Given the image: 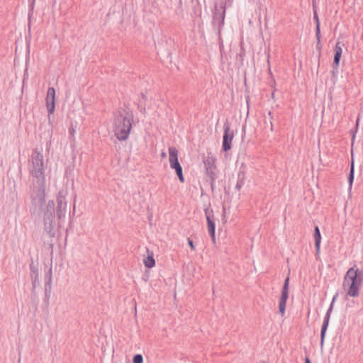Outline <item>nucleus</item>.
<instances>
[{
    "label": "nucleus",
    "instance_id": "nucleus-1",
    "mask_svg": "<svg viewBox=\"0 0 363 363\" xmlns=\"http://www.w3.org/2000/svg\"><path fill=\"white\" fill-rule=\"evenodd\" d=\"M28 169L32 177L29 191L31 203L41 208L45 203V176L43 155L38 149L32 152Z\"/></svg>",
    "mask_w": 363,
    "mask_h": 363
},
{
    "label": "nucleus",
    "instance_id": "nucleus-2",
    "mask_svg": "<svg viewBox=\"0 0 363 363\" xmlns=\"http://www.w3.org/2000/svg\"><path fill=\"white\" fill-rule=\"evenodd\" d=\"M133 113L132 111L118 110L114 113L113 132L120 141L126 140L132 130Z\"/></svg>",
    "mask_w": 363,
    "mask_h": 363
},
{
    "label": "nucleus",
    "instance_id": "nucleus-3",
    "mask_svg": "<svg viewBox=\"0 0 363 363\" xmlns=\"http://www.w3.org/2000/svg\"><path fill=\"white\" fill-rule=\"evenodd\" d=\"M362 284L363 272L353 267L350 268L345 275L342 287L347 296L357 297Z\"/></svg>",
    "mask_w": 363,
    "mask_h": 363
},
{
    "label": "nucleus",
    "instance_id": "nucleus-4",
    "mask_svg": "<svg viewBox=\"0 0 363 363\" xmlns=\"http://www.w3.org/2000/svg\"><path fill=\"white\" fill-rule=\"evenodd\" d=\"M55 213V203L54 201L50 200L47 204L43 216L44 229L50 237L55 236L54 229L56 225Z\"/></svg>",
    "mask_w": 363,
    "mask_h": 363
},
{
    "label": "nucleus",
    "instance_id": "nucleus-5",
    "mask_svg": "<svg viewBox=\"0 0 363 363\" xmlns=\"http://www.w3.org/2000/svg\"><path fill=\"white\" fill-rule=\"evenodd\" d=\"M225 1L221 0L216 2L214 5V11L213 13V25L218 30L223 26L225 16Z\"/></svg>",
    "mask_w": 363,
    "mask_h": 363
},
{
    "label": "nucleus",
    "instance_id": "nucleus-6",
    "mask_svg": "<svg viewBox=\"0 0 363 363\" xmlns=\"http://www.w3.org/2000/svg\"><path fill=\"white\" fill-rule=\"evenodd\" d=\"M57 210L56 213L60 222L64 221L67 208V201L66 199V193L63 191L58 192L56 198Z\"/></svg>",
    "mask_w": 363,
    "mask_h": 363
},
{
    "label": "nucleus",
    "instance_id": "nucleus-7",
    "mask_svg": "<svg viewBox=\"0 0 363 363\" xmlns=\"http://www.w3.org/2000/svg\"><path fill=\"white\" fill-rule=\"evenodd\" d=\"M223 130L222 150L227 152L231 149L234 133L233 130H230V125L227 121L223 125Z\"/></svg>",
    "mask_w": 363,
    "mask_h": 363
},
{
    "label": "nucleus",
    "instance_id": "nucleus-8",
    "mask_svg": "<svg viewBox=\"0 0 363 363\" xmlns=\"http://www.w3.org/2000/svg\"><path fill=\"white\" fill-rule=\"evenodd\" d=\"M289 278L285 279L284 284L281 291V294L279 303V312L284 315L286 309V303L289 298Z\"/></svg>",
    "mask_w": 363,
    "mask_h": 363
},
{
    "label": "nucleus",
    "instance_id": "nucleus-9",
    "mask_svg": "<svg viewBox=\"0 0 363 363\" xmlns=\"http://www.w3.org/2000/svg\"><path fill=\"white\" fill-rule=\"evenodd\" d=\"M45 101L48 114H52L55 110V89L54 87L48 88Z\"/></svg>",
    "mask_w": 363,
    "mask_h": 363
},
{
    "label": "nucleus",
    "instance_id": "nucleus-10",
    "mask_svg": "<svg viewBox=\"0 0 363 363\" xmlns=\"http://www.w3.org/2000/svg\"><path fill=\"white\" fill-rule=\"evenodd\" d=\"M204 212L206 217L208 233L213 241H215L216 225L213 210L206 208Z\"/></svg>",
    "mask_w": 363,
    "mask_h": 363
},
{
    "label": "nucleus",
    "instance_id": "nucleus-11",
    "mask_svg": "<svg viewBox=\"0 0 363 363\" xmlns=\"http://www.w3.org/2000/svg\"><path fill=\"white\" fill-rule=\"evenodd\" d=\"M337 296V294H336L333 298V301H332V303L325 315V318H324V321H323V324L322 325V328H321V333H320V345L323 346V344H324V339H325V333H326V330H327V328H328V323H329V320H330V313L333 311V303L336 299Z\"/></svg>",
    "mask_w": 363,
    "mask_h": 363
},
{
    "label": "nucleus",
    "instance_id": "nucleus-12",
    "mask_svg": "<svg viewBox=\"0 0 363 363\" xmlns=\"http://www.w3.org/2000/svg\"><path fill=\"white\" fill-rule=\"evenodd\" d=\"M169 165L172 169H175L176 168H179L181 167L178 161V150L174 147H169Z\"/></svg>",
    "mask_w": 363,
    "mask_h": 363
},
{
    "label": "nucleus",
    "instance_id": "nucleus-13",
    "mask_svg": "<svg viewBox=\"0 0 363 363\" xmlns=\"http://www.w3.org/2000/svg\"><path fill=\"white\" fill-rule=\"evenodd\" d=\"M344 45L340 42H337L335 47V56H334V64L338 66L340 63V57L342 52V46Z\"/></svg>",
    "mask_w": 363,
    "mask_h": 363
},
{
    "label": "nucleus",
    "instance_id": "nucleus-14",
    "mask_svg": "<svg viewBox=\"0 0 363 363\" xmlns=\"http://www.w3.org/2000/svg\"><path fill=\"white\" fill-rule=\"evenodd\" d=\"M246 180L245 172L243 170H240L238 173V179L235 185V190L240 191L245 185Z\"/></svg>",
    "mask_w": 363,
    "mask_h": 363
},
{
    "label": "nucleus",
    "instance_id": "nucleus-15",
    "mask_svg": "<svg viewBox=\"0 0 363 363\" xmlns=\"http://www.w3.org/2000/svg\"><path fill=\"white\" fill-rule=\"evenodd\" d=\"M314 240H315V246L316 252H320V241H321V235L320 233V230L318 226L315 227L314 229Z\"/></svg>",
    "mask_w": 363,
    "mask_h": 363
},
{
    "label": "nucleus",
    "instance_id": "nucleus-16",
    "mask_svg": "<svg viewBox=\"0 0 363 363\" xmlns=\"http://www.w3.org/2000/svg\"><path fill=\"white\" fill-rule=\"evenodd\" d=\"M203 164L206 170L216 169L214 159L213 157H207L204 159Z\"/></svg>",
    "mask_w": 363,
    "mask_h": 363
},
{
    "label": "nucleus",
    "instance_id": "nucleus-17",
    "mask_svg": "<svg viewBox=\"0 0 363 363\" xmlns=\"http://www.w3.org/2000/svg\"><path fill=\"white\" fill-rule=\"evenodd\" d=\"M144 264L147 268H152L155 266V261L153 257L152 253L151 254V255H148L147 257L144 259Z\"/></svg>",
    "mask_w": 363,
    "mask_h": 363
},
{
    "label": "nucleus",
    "instance_id": "nucleus-18",
    "mask_svg": "<svg viewBox=\"0 0 363 363\" xmlns=\"http://www.w3.org/2000/svg\"><path fill=\"white\" fill-rule=\"evenodd\" d=\"M206 174L208 180H212V182H213V180H216L217 177L216 169L206 170Z\"/></svg>",
    "mask_w": 363,
    "mask_h": 363
},
{
    "label": "nucleus",
    "instance_id": "nucleus-19",
    "mask_svg": "<svg viewBox=\"0 0 363 363\" xmlns=\"http://www.w3.org/2000/svg\"><path fill=\"white\" fill-rule=\"evenodd\" d=\"M30 277L33 279L34 277H38V269L36 266L34 265L32 262L30 264Z\"/></svg>",
    "mask_w": 363,
    "mask_h": 363
},
{
    "label": "nucleus",
    "instance_id": "nucleus-20",
    "mask_svg": "<svg viewBox=\"0 0 363 363\" xmlns=\"http://www.w3.org/2000/svg\"><path fill=\"white\" fill-rule=\"evenodd\" d=\"M175 172L179 178V180L181 182H184V175H183V171H182V166L179 167V168H176L175 169Z\"/></svg>",
    "mask_w": 363,
    "mask_h": 363
},
{
    "label": "nucleus",
    "instance_id": "nucleus-21",
    "mask_svg": "<svg viewBox=\"0 0 363 363\" xmlns=\"http://www.w3.org/2000/svg\"><path fill=\"white\" fill-rule=\"evenodd\" d=\"M353 179H354V164H353V162H352L350 172V175L348 177V181H349L350 186L352 184Z\"/></svg>",
    "mask_w": 363,
    "mask_h": 363
},
{
    "label": "nucleus",
    "instance_id": "nucleus-22",
    "mask_svg": "<svg viewBox=\"0 0 363 363\" xmlns=\"http://www.w3.org/2000/svg\"><path fill=\"white\" fill-rule=\"evenodd\" d=\"M133 363H143V357L141 354H137L133 357Z\"/></svg>",
    "mask_w": 363,
    "mask_h": 363
},
{
    "label": "nucleus",
    "instance_id": "nucleus-23",
    "mask_svg": "<svg viewBox=\"0 0 363 363\" xmlns=\"http://www.w3.org/2000/svg\"><path fill=\"white\" fill-rule=\"evenodd\" d=\"M315 35H316L318 41L319 43L320 42V23H318V25H316Z\"/></svg>",
    "mask_w": 363,
    "mask_h": 363
},
{
    "label": "nucleus",
    "instance_id": "nucleus-24",
    "mask_svg": "<svg viewBox=\"0 0 363 363\" xmlns=\"http://www.w3.org/2000/svg\"><path fill=\"white\" fill-rule=\"evenodd\" d=\"M267 63H268L269 72L270 74H272L271 67H270V55H269V52L267 54Z\"/></svg>",
    "mask_w": 363,
    "mask_h": 363
},
{
    "label": "nucleus",
    "instance_id": "nucleus-25",
    "mask_svg": "<svg viewBox=\"0 0 363 363\" xmlns=\"http://www.w3.org/2000/svg\"><path fill=\"white\" fill-rule=\"evenodd\" d=\"M188 244H189V247H191V250H195V246L194 245V242L190 238H188Z\"/></svg>",
    "mask_w": 363,
    "mask_h": 363
},
{
    "label": "nucleus",
    "instance_id": "nucleus-26",
    "mask_svg": "<svg viewBox=\"0 0 363 363\" xmlns=\"http://www.w3.org/2000/svg\"><path fill=\"white\" fill-rule=\"evenodd\" d=\"M32 279L33 286L35 287L36 284L38 283V277H34Z\"/></svg>",
    "mask_w": 363,
    "mask_h": 363
},
{
    "label": "nucleus",
    "instance_id": "nucleus-27",
    "mask_svg": "<svg viewBox=\"0 0 363 363\" xmlns=\"http://www.w3.org/2000/svg\"><path fill=\"white\" fill-rule=\"evenodd\" d=\"M208 181H209V182H210V185H211V190H212V191H214L216 180H213V182H212V180H208Z\"/></svg>",
    "mask_w": 363,
    "mask_h": 363
},
{
    "label": "nucleus",
    "instance_id": "nucleus-28",
    "mask_svg": "<svg viewBox=\"0 0 363 363\" xmlns=\"http://www.w3.org/2000/svg\"><path fill=\"white\" fill-rule=\"evenodd\" d=\"M313 18H314V20L315 21L316 25H318V23H320V22H319V18H318L316 11L314 12Z\"/></svg>",
    "mask_w": 363,
    "mask_h": 363
},
{
    "label": "nucleus",
    "instance_id": "nucleus-29",
    "mask_svg": "<svg viewBox=\"0 0 363 363\" xmlns=\"http://www.w3.org/2000/svg\"><path fill=\"white\" fill-rule=\"evenodd\" d=\"M269 115L270 116V118H269V123H270V129L271 130H272V117L271 116H272V113L271 111L269 112Z\"/></svg>",
    "mask_w": 363,
    "mask_h": 363
},
{
    "label": "nucleus",
    "instance_id": "nucleus-30",
    "mask_svg": "<svg viewBox=\"0 0 363 363\" xmlns=\"http://www.w3.org/2000/svg\"><path fill=\"white\" fill-rule=\"evenodd\" d=\"M74 132H75V130L74 129L73 126L72 125V127L69 129V133L71 135H74Z\"/></svg>",
    "mask_w": 363,
    "mask_h": 363
},
{
    "label": "nucleus",
    "instance_id": "nucleus-31",
    "mask_svg": "<svg viewBox=\"0 0 363 363\" xmlns=\"http://www.w3.org/2000/svg\"><path fill=\"white\" fill-rule=\"evenodd\" d=\"M138 108L140 109V111L141 112H144L145 111V107H143L142 106L139 105L138 106Z\"/></svg>",
    "mask_w": 363,
    "mask_h": 363
},
{
    "label": "nucleus",
    "instance_id": "nucleus-32",
    "mask_svg": "<svg viewBox=\"0 0 363 363\" xmlns=\"http://www.w3.org/2000/svg\"><path fill=\"white\" fill-rule=\"evenodd\" d=\"M305 363H311L309 358H308V357L306 358Z\"/></svg>",
    "mask_w": 363,
    "mask_h": 363
},
{
    "label": "nucleus",
    "instance_id": "nucleus-33",
    "mask_svg": "<svg viewBox=\"0 0 363 363\" xmlns=\"http://www.w3.org/2000/svg\"><path fill=\"white\" fill-rule=\"evenodd\" d=\"M75 208H76V206H75V203H74V206H73V213H73V215H74V213H75Z\"/></svg>",
    "mask_w": 363,
    "mask_h": 363
},
{
    "label": "nucleus",
    "instance_id": "nucleus-34",
    "mask_svg": "<svg viewBox=\"0 0 363 363\" xmlns=\"http://www.w3.org/2000/svg\"><path fill=\"white\" fill-rule=\"evenodd\" d=\"M141 95H142V98H143V99H146V96H145L143 93H142V94H141Z\"/></svg>",
    "mask_w": 363,
    "mask_h": 363
},
{
    "label": "nucleus",
    "instance_id": "nucleus-35",
    "mask_svg": "<svg viewBox=\"0 0 363 363\" xmlns=\"http://www.w3.org/2000/svg\"><path fill=\"white\" fill-rule=\"evenodd\" d=\"M165 156H166L165 152H162V157H165Z\"/></svg>",
    "mask_w": 363,
    "mask_h": 363
},
{
    "label": "nucleus",
    "instance_id": "nucleus-36",
    "mask_svg": "<svg viewBox=\"0 0 363 363\" xmlns=\"http://www.w3.org/2000/svg\"><path fill=\"white\" fill-rule=\"evenodd\" d=\"M33 1H34L35 0H33Z\"/></svg>",
    "mask_w": 363,
    "mask_h": 363
}]
</instances>
